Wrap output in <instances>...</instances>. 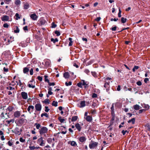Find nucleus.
<instances>
[{
  "label": "nucleus",
  "instance_id": "nucleus-1",
  "mask_svg": "<svg viewBox=\"0 0 150 150\" xmlns=\"http://www.w3.org/2000/svg\"><path fill=\"white\" fill-rule=\"evenodd\" d=\"M48 130V129L46 127L43 126L41 127V129L39 130V132L41 135L43 134L44 136L46 137L45 134L47 133Z\"/></svg>",
  "mask_w": 150,
  "mask_h": 150
},
{
  "label": "nucleus",
  "instance_id": "nucleus-2",
  "mask_svg": "<svg viewBox=\"0 0 150 150\" xmlns=\"http://www.w3.org/2000/svg\"><path fill=\"white\" fill-rule=\"evenodd\" d=\"M37 143L41 146H44L45 144V141L43 140V137L41 136L38 139Z\"/></svg>",
  "mask_w": 150,
  "mask_h": 150
},
{
  "label": "nucleus",
  "instance_id": "nucleus-3",
  "mask_svg": "<svg viewBox=\"0 0 150 150\" xmlns=\"http://www.w3.org/2000/svg\"><path fill=\"white\" fill-rule=\"evenodd\" d=\"M39 24L40 25H43L45 24L46 22V21L43 17L41 18L38 21Z\"/></svg>",
  "mask_w": 150,
  "mask_h": 150
},
{
  "label": "nucleus",
  "instance_id": "nucleus-4",
  "mask_svg": "<svg viewBox=\"0 0 150 150\" xmlns=\"http://www.w3.org/2000/svg\"><path fill=\"white\" fill-rule=\"evenodd\" d=\"M98 144V143L96 142H94L91 143L89 145V147L91 149H93L97 146Z\"/></svg>",
  "mask_w": 150,
  "mask_h": 150
},
{
  "label": "nucleus",
  "instance_id": "nucleus-5",
  "mask_svg": "<svg viewBox=\"0 0 150 150\" xmlns=\"http://www.w3.org/2000/svg\"><path fill=\"white\" fill-rule=\"evenodd\" d=\"M109 83L110 82H106L105 83L104 85V87L106 88V91L108 93H109V87L110 86Z\"/></svg>",
  "mask_w": 150,
  "mask_h": 150
},
{
  "label": "nucleus",
  "instance_id": "nucleus-6",
  "mask_svg": "<svg viewBox=\"0 0 150 150\" xmlns=\"http://www.w3.org/2000/svg\"><path fill=\"white\" fill-rule=\"evenodd\" d=\"M35 107L37 111H40L41 110L42 106L41 104L40 103L36 104L35 106Z\"/></svg>",
  "mask_w": 150,
  "mask_h": 150
},
{
  "label": "nucleus",
  "instance_id": "nucleus-7",
  "mask_svg": "<svg viewBox=\"0 0 150 150\" xmlns=\"http://www.w3.org/2000/svg\"><path fill=\"white\" fill-rule=\"evenodd\" d=\"M30 16L31 18L34 21L37 20L38 18V16L35 13L31 14Z\"/></svg>",
  "mask_w": 150,
  "mask_h": 150
},
{
  "label": "nucleus",
  "instance_id": "nucleus-8",
  "mask_svg": "<svg viewBox=\"0 0 150 150\" xmlns=\"http://www.w3.org/2000/svg\"><path fill=\"white\" fill-rule=\"evenodd\" d=\"M21 95L23 99L25 100L27 99L28 95L27 93L25 92H22L21 93Z\"/></svg>",
  "mask_w": 150,
  "mask_h": 150
},
{
  "label": "nucleus",
  "instance_id": "nucleus-9",
  "mask_svg": "<svg viewBox=\"0 0 150 150\" xmlns=\"http://www.w3.org/2000/svg\"><path fill=\"white\" fill-rule=\"evenodd\" d=\"M9 17L6 15H4L1 18V19L3 21H7L9 19Z\"/></svg>",
  "mask_w": 150,
  "mask_h": 150
},
{
  "label": "nucleus",
  "instance_id": "nucleus-10",
  "mask_svg": "<svg viewBox=\"0 0 150 150\" xmlns=\"http://www.w3.org/2000/svg\"><path fill=\"white\" fill-rule=\"evenodd\" d=\"M34 109V107L33 106L29 105L27 108V110L30 113H31V112L33 111Z\"/></svg>",
  "mask_w": 150,
  "mask_h": 150
},
{
  "label": "nucleus",
  "instance_id": "nucleus-11",
  "mask_svg": "<svg viewBox=\"0 0 150 150\" xmlns=\"http://www.w3.org/2000/svg\"><path fill=\"white\" fill-rule=\"evenodd\" d=\"M13 32L15 33H18L20 31V30L18 26H15L13 28Z\"/></svg>",
  "mask_w": 150,
  "mask_h": 150
},
{
  "label": "nucleus",
  "instance_id": "nucleus-12",
  "mask_svg": "<svg viewBox=\"0 0 150 150\" xmlns=\"http://www.w3.org/2000/svg\"><path fill=\"white\" fill-rule=\"evenodd\" d=\"M86 140V139L84 137H81L79 138V142H81L83 143L85 142Z\"/></svg>",
  "mask_w": 150,
  "mask_h": 150
},
{
  "label": "nucleus",
  "instance_id": "nucleus-13",
  "mask_svg": "<svg viewBox=\"0 0 150 150\" xmlns=\"http://www.w3.org/2000/svg\"><path fill=\"white\" fill-rule=\"evenodd\" d=\"M84 118L88 122H91L92 120V117L89 115L87 116L86 117H84Z\"/></svg>",
  "mask_w": 150,
  "mask_h": 150
},
{
  "label": "nucleus",
  "instance_id": "nucleus-14",
  "mask_svg": "<svg viewBox=\"0 0 150 150\" xmlns=\"http://www.w3.org/2000/svg\"><path fill=\"white\" fill-rule=\"evenodd\" d=\"M19 45L23 47H24L27 46V45L25 42L22 41L19 43Z\"/></svg>",
  "mask_w": 150,
  "mask_h": 150
},
{
  "label": "nucleus",
  "instance_id": "nucleus-15",
  "mask_svg": "<svg viewBox=\"0 0 150 150\" xmlns=\"http://www.w3.org/2000/svg\"><path fill=\"white\" fill-rule=\"evenodd\" d=\"M75 127L79 131H80L81 129V127L79 123H76L75 125Z\"/></svg>",
  "mask_w": 150,
  "mask_h": 150
},
{
  "label": "nucleus",
  "instance_id": "nucleus-16",
  "mask_svg": "<svg viewBox=\"0 0 150 150\" xmlns=\"http://www.w3.org/2000/svg\"><path fill=\"white\" fill-rule=\"evenodd\" d=\"M14 115L15 117H18L20 115V112L17 111H16L14 113Z\"/></svg>",
  "mask_w": 150,
  "mask_h": 150
},
{
  "label": "nucleus",
  "instance_id": "nucleus-17",
  "mask_svg": "<svg viewBox=\"0 0 150 150\" xmlns=\"http://www.w3.org/2000/svg\"><path fill=\"white\" fill-rule=\"evenodd\" d=\"M114 104H112V107L111 108V114L112 116H114Z\"/></svg>",
  "mask_w": 150,
  "mask_h": 150
},
{
  "label": "nucleus",
  "instance_id": "nucleus-18",
  "mask_svg": "<svg viewBox=\"0 0 150 150\" xmlns=\"http://www.w3.org/2000/svg\"><path fill=\"white\" fill-rule=\"evenodd\" d=\"M85 101H82L80 103V106H79L80 108H83L85 106Z\"/></svg>",
  "mask_w": 150,
  "mask_h": 150
},
{
  "label": "nucleus",
  "instance_id": "nucleus-19",
  "mask_svg": "<svg viewBox=\"0 0 150 150\" xmlns=\"http://www.w3.org/2000/svg\"><path fill=\"white\" fill-rule=\"evenodd\" d=\"M142 105L143 107L146 108L147 110H148L149 108V106L148 104H143Z\"/></svg>",
  "mask_w": 150,
  "mask_h": 150
},
{
  "label": "nucleus",
  "instance_id": "nucleus-20",
  "mask_svg": "<svg viewBox=\"0 0 150 150\" xmlns=\"http://www.w3.org/2000/svg\"><path fill=\"white\" fill-rule=\"evenodd\" d=\"M64 77L65 78V79H67L69 78V74L67 72H66L64 73Z\"/></svg>",
  "mask_w": 150,
  "mask_h": 150
},
{
  "label": "nucleus",
  "instance_id": "nucleus-21",
  "mask_svg": "<svg viewBox=\"0 0 150 150\" xmlns=\"http://www.w3.org/2000/svg\"><path fill=\"white\" fill-rule=\"evenodd\" d=\"M45 65L47 67H49L50 65V62L49 60H47L45 62Z\"/></svg>",
  "mask_w": 150,
  "mask_h": 150
},
{
  "label": "nucleus",
  "instance_id": "nucleus-22",
  "mask_svg": "<svg viewBox=\"0 0 150 150\" xmlns=\"http://www.w3.org/2000/svg\"><path fill=\"white\" fill-rule=\"evenodd\" d=\"M81 82L82 83V85L84 86V87L86 88L88 85V84L84 80H82Z\"/></svg>",
  "mask_w": 150,
  "mask_h": 150
},
{
  "label": "nucleus",
  "instance_id": "nucleus-23",
  "mask_svg": "<svg viewBox=\"0 0 150 150\" xmlns=\"http://www.w3.org/2000/svg\"><path fill=\"white\" fill-rule=\"evenodd\" d=\"M29 69L27 67H25L23 69V72L24 74H27L29 71Z\"/></svg>",
  "mask_w": 150,
  "mask_h": 150
},
{
  "label": "nucleus",
  "instance_id": "nucleus-24",
  "mask_svg": "<svg viewBox=\"0 0 150 150\" xmlns=\"http://www.w3.org/2000/svg\"><path fill=\"white\" fill-rule=\"evenodd\" d=\"M78 117L77 116H73L71 118V121L72 122H75L77 119Z\"/></svg>",
  "mask_w": 150,
  "mask_h": 150
},
{
  "label": "nucleus",
  "instance_id": "nucleus-25",
  "mask_svg": "<svg viewBox=\"0 0 150 150\" xmlns=\"http://www.w3.org/2000/svg\"><path fill=\"white\" fill-rule=\"evenodd\" d=\"M134 109L136 110H138L140 109V106L138 105H136L133 106Z\"/></svg>",
  "mask_w": 150,
  "mask_h": 150
},
{
  "label": "nucleus",
  "instance_id": "nucleus-26",
  "mask_svg": "<svg viewBox=\"0 0 150 150\" xmlns=\"http://www.w3.org/2000/svg\"><path fill=\"white\" fill-rule=\"evenodd\" d=\"M135 122V119L134 118H133L130 120H129L128 122V123H130L132 122V123L134 124V123Z\"/></svg>",
  "mask_w": 150,
  "mask_h": 150
},
{
  "label": "nucleus",
  "instance_id": "nucleus-27",
  "mask_svg": "<svg viewBox=\"0 0 150 150\" xmlns=\"http://www.w3.org/2000/svg\"><path fill=\"white\" fill-rule=\"evenodd\" d=\"M34 125L36 126V128L37 129H39L41 127V125L39 123H35Z\"/></svg>",
  "mask_w": 150,
  "mask_h": 150
},
{
  "label": "nucleus",
  "instance_id": "nucleus-28",
  "mask_svg": "<svg viewBox=\"0 0 150 150\" xmlns=\"http://www.w3.org/2000/svg\"><path fill=\"white\" fill-rule=\"evenodd\" d=\"M28 85L29 87L31 88H34L35 87L34 85H33L32 83H30V82L28 83Z\"/></svg>",
  "mask_w": 150,
  "mask_h": 150
},
{
  "label": "nucleus",
  "instance_id": "nucleus-29",
  "mask_svg": "<svg viewBox=\"0 0 150 150\" xmlns=\"http://www.w3.org/2000/svg\"><path fill=\"white\" fill-rule=\"evenodd\" d=\"M29 4L28 3H26L24 5V9H28L29 7Z\"/></svg>",
  "mask_w": 150,
  "mask_h": 150
},
{
  "label": "nucleus",
  "instance_id": "nucleus-30",
  "mask_svg": "<svg viewBox=\"0 0 150 150\" xmlns=\"http://www.w3.org/2000/svg\"><path fill=\"white\" fill-rule=\"evenodd\" d=\"M43 116H45L47 118L49 117V115L47 113H43L41 114V117H42Z\"/></svg>",
  "mask_w": 150,
  "mask_h": 150
},
{
  "label": "nucleus",
  "instance_id": "nucleus-31",
  "mask_svg": "<svg viewBox=\"0 0 150 150\" xmlns=\"http://www.w3.org/2000/svg\"><path fill=\"white\" fill-rule=\"evenodd\" d=\"M121 21L122 23H124L126 22L127 19L124 18L123 17H122L121 18Z\"/></svg>",
  "mask_w": 150,
  "mask_h": 150
},
{
  "label": "nucleus",
  "instance_id": "nucleus-32",
  "mask_svg": "<svg viewBox=\"0 0 150 150\" xmlns=\"http://www.w3.org/2000/svg\"><path fill=\"white\" fill-rule=\"evenodd\" d=\"M21 3V1L20 0H16L15 1V4L17 5H19Z\"/></svg>",
  "mask_w": 150,
  "mask_h": 150
},
{
  "label": "nucleus",
  "instance_id": "nucleus-33",
  "mask_svg": "<svg viewBox=\"0 0 150 150\" xmlns=\"http://www.w3.org/2000/svg\"><path fill=\"white\" fill-rule=\"evenodd\" d=\"M57 103H58L57 102L53 101L52 103V106L56 107L57 106Z\"/></svg>",
  "mask_w": 150,
  "mask_h": 150
},
{
  "label": "nucleus",
  "instance_id": "nucleus-34",
  "mask_svg": "<svg viewBox=\"0 0 150 150\" xmlns=\"http://www.w3.org/2000/svg\"><path fill=\"white\" fill-rule=\"evenodd\" d=\"M71 145L72 146H76L77 144L75 142L73 141L71 142Z\"/></svg>",
  "mask_w": 150,
  "mask_h": 150
},
{
  "label": "nucleus",
  "instance_id": "nucleus-35",
  "mask_svg": "<svg viewBox=\"0 0 150 150\" xmlns=\"http://www.w3.org/2000/svg\"><path fill=\"white\" fill-rule=\"evenodd\" d=\"M139 68V67L138 66H134L132 69L133 71L134 72L135 71V70L138 69Z\"/></svg>",
  "mask_w": 150,
  "mask_h": 150
},
{
  "label": "nucleus",
  "instance_id": "nucleus-36",
  "mask_svg": "<svg viewBox=\"0 0 150 150\" xmlns=\"http://www.w3.org/2000/svg\"><path fill=\"white\" fill-rule=\"evenodd\" d=\"M51 41L52 42H53L54 43H55L56 42H57L58 41V40L57 38H56L55 39H54V38H52L51 39Z\"/></svg>",
  "mask_w": 150,
  "mask_h": 150
},
{
  "label": "nucleus",
  "instance_id": "nucleus-37",
  "mask_svg": "<svg viewBox=\"0 0 150 150\" xmlns=\"http://www.w3.org/2000/svg\"><path fill=\"white\" fill-rule=\"evenodd\" d=\"M4 122L5 124V125L7 126L9 124V120H5L4 121Z\"/></svg>",
  "mask_w": 150,
  "mask_h": 150
},
{
  "label": "nucleus",
  "instance_id": "nucleus-38",
  "mask_svg": "<svg viewBox=\"0 0 150 150\" xmlns=\"http://www.w3.org/2000/svg\"><path fill=\"white\" fill-rule=\"evenodd\" d=\"M57 25L55 24L54 22H52L51 24V27L53 28H55L57 27Z\"/></svg>",
  "mask_w": 150,
  "mask_h": 150
},
{
  "label": "nucleus",
  "instance_id": "nucleus-39",
  "mask_svg": "<svg viewBox=\"0 0 150 150\" xmlns=\"http://www.w3.org/2000/svg\"><path fill=\"white\" fill-rule=\"evenodd\" d=\"M65 84L67 86H71L72 84V82L71 81H69L68 83L66 82Z\"/></svg>",
  "mask_w": 150,
  "mask_h": 150
},
{
  "label": "nucleus",
  "instance_id": "nucleus-40",
  "mask_svg": "<svg viewBox=\"0 0 150 150\" xmlns=\"http://www.w3.org/2000/svg\"><path fill=\"white\" fill-rule=\"evenodd\" d=\"M47 141L50 144L52 142V139L51 138H49L47 139Z\"/></svg>",
  "mask_w": 150,
  "mask_h": 150
},
{
  "label": "nucleus",
  "instance_id": "nucleus-41",
  "mask_svg": "<svg viewBox=\"0 0 150 150\" xmlns=\"http://www.w3.org/2000/svg\"><path fill=\"white\" fill-rule=\"evenodd\" d=\"M54 33H55V34L57 35V36H59L60 35V32L59 31H57V30L55 31L54 32Z\"/></svg>",
  "mask_w": 150,
  "mask_h": 150
},
{
  "label": "nucleus",
  "instance_id": "nucleus-42",
  "mask_svg": "<svg viewBox=\"0 0 150 150\" xmlns=\"http://www.w3.org/2000/svg\"><path fill=\"white\" fill-rule=\"evenodd\" d=\"M122 133L123 135H124L126 133H128V132L127 130L125 131L124 130H123L122 131Z\"/></svg>",
  "mask_w": 150,
  "mask_h": 150
},
{
  "label": "nucleus",
  "instance_id": "nucleus-43",
  "mask_svg": "<svg viewBox=\"0 0 150 150\" xmlns=\"http://www.w3.org/2000/svg\"><path fill=\"white\" fill-rule=\"evenodd\" d=\"M15 16L16 17V19L17 20L20 18V17L19 16V15L18 13H16V14Z\"/></svg>",
  "mask_w": 150,
  "mask_h": 150
},
{
  "label": "nucleus",
  "instance_id": "nucleus-44",
  "mask_svg": "<svg viewBox=\"0 0 150 150\" xmlns=\"http://www.w3.org/2000/svg\"><path fill=\"white\" fill-rule=\"evenodd\" d=\"M45 78V81L47 82H49V81L47 79L48 76L47 75H45L44 76Z\"/></svg>",
  "mask_w": 150,
  "mask_h": 150
},
{
  "label": "nucleus",
  "instance_id": "nucleus-45",
  "mask_svg": "<svg viewBox=\"0 0 150 150\" xmlns=\"http://www.w3.org/2000/svg\"><path fill=\"white\" fill-rule=\"evenodd\" d=\"M59 121L62 123L63 122L64 120V119L62 118L61 117H59Z\"/></svg>",
  "mask_w": 150,
  "mask_h": 150
},
{
  "label": "nucleus",
  "instance_id": "nucleus-46",
  "mask_svg": "<svg viewBox=\"0 0 150 150\" xmlns=\"http://www.w3.org/2000/svg\"><path fill=\"white\" fill-rule=\"evenodd\" d=\"M29 148L31 150H33L34 149H35V147L34 146H29Z\"/></svg>",
  "mask_w": 150,
  "mask_h": 150
},
{
  "label": "nucleus",
  "instance_id": "nucleus-47",
  "mask_svg": "<svg viewBox=\"0 0 150 150\" xmlns=\"http://www.w3.org/2000/svg\"><path fill=\"white\" fill-rule=\"evenodd\" d=\"M84 72L87 74H88L90 73V71L87 69H86L85 70Z\"/></svg>",
  "mask_w": 150,
  "mask_h": 150
},
{
  "label": "nucleus",
  "instance_id": "nucleus-48",
  "mask_svg": "<svg viewBox=\"0 0 150 150\" xmlns=\"http://www.w3.org/2000/svg\"><path fill=\"white\" fill-rule=\"evenodd\" d=\"M45 111L47 112H48L50 110V109L48 108V107L47 106H45Z\"/></svg>",
  "mask_w": 150,
  "mask_h": 150
},
{
  "label": "nucleus",
  "instance_id": "nucleus-49",
  "mask_svg": "<svg viewBox=\"0 0 150 150\" xmlns=\"http://www.w3.org/2000/svg\"><path fill=\"white\" fill-rule=\"evenodd\" d=\"M44 102L45 103H49V100L48 99H46L44 100Z\"/></svg>",
  "mask_w": 150,
  "mask_h": 150
},
{
  "label": "nucleus",
  "instance_id": "nucleus-50",
  "mask_svg": "<svg viewBox=\"0 0 150 150\" xmlns=\"http://www.w3.org/2000/svg\"><path fill=\"white\" fill-rule=\"evenodd\" d=\"M82 83H81H81H79L77 84V86L78 87H80V88L82 87Z\"/></svg>",
  "mask_w": 150,
  "mask_h": 150
},
{
  "label": "nucleus",
  "instance_id": "nucleus-51",
  "mask_svg": "<svg viewBox=\"0 0 150 150\" xmlns=\"http://www.w3.org/2000/svg\"><path fill=\"white\" fill-rule=\"evenodd\" d=\"M91 73L94 77H96V74L95 72H91Z\"/></svg>",
  "mask_w": 150,
  "mask_h": 150
},
{
  "label": "nucleus",
  "instance_id": "nucleus-52",
  "mask_svg": "<svg viewBox=\"0 0 150 150\" xmlns=\"http://www.w3.org/2000/svg\"><path fill=\"white\" fill-rule=\"evenodd\" d=\"M19 140L21 142H24L25 141V140L24 139H23L22 137H20Z\"/></svg>",
  "mask_w": 150,
  "mask_h": 150
},
{
  "label": "nucleus",
  "instance_id": "nucleus-53",
  "mask_svg": "<svg viewBox=\"0 0 150 150\" xmlns=\"http://www.w3.org/2000/svg\"><path fill=\"white\" fill-rule=\"evenodd\" d=\"M48 84H49V85H50V86H53L55 85V83L54 82L50 83L49 81V82H48Z\"/></svg>",
  "mask_w": 150,
  "mask_h": 150
},
{
  "label": "nucleus",
  "instance_id": "nucleus-54",
  "mask_svg": "<svg viewBox=\"0 0 150 150\" xmlns=\"http://www.w3.org/2000/svg\"><path fill=\"white\" fill-rule=\"evenodd\" d=\"M8 24L7 23H5L3 25V27L4 28H8Z\"/></svg>",
  "mask_w": 150,
  "mask_h": 150
},
{
  "label": "nucleus",
  "instance_id": "nucleus-55",
  "mask_svg": "<svg viewBox=\"0 0 150 150\" xmlns=\"http://www.w3.org/2000/svg\"><path fill=\"white\" fill-rule=\"evenodd\" d=\"M30 75H32L33 74V69H31L30 71Z\"/></svg>",
  "mask_w": 150,
  "mask_h": 150
},
{
  "label": "nucleus",
  "instance_id": "nucleus-56",
  "mask_svg": "<svg viewBox=\"0 0 150 150\" xmlns=\"http://www.w3.org/2000/svg\"><path fill=\"white\" fill-rule=\"evenodd\" d=\"M23 29L24 31H28V26H26L23 27Z\"/></svg>",
  "mask_w": 150,
  "mask_h": 150
},
{
  "label": "nucleus",
  "instance_id": "nucleus-57",
  "mask_svg": "<svg viewBox=\"0 0 150 150\" xmlns=\"http://www.w3.org/2000/svg\"><path fill=\"white\" fill-rule=\"evenodd\" d=\"M97 97V95L95 93H93L92 95V97L93 98H96Z\"/></svg>",
  "mask_w": 150,
  "mask_h": 150
},
{
  "label": "nucleus",
  "instance_id": "nucleus-58",
  "mask_svg": "<svg viewBox=\"0 0 150 150\" xmlns=\"http://www.w3.org/2000/svg\"><path fill=\"white\" fill-rule=\"evenodd\" d=\"M118 20V19L117 18H111L110 19V21H116Z\"/></svg>",
  "mask_w": 150,
  "mask_h": 150
},
{
  "label": "nucleus",
  "instance_id": "nucleus-59",
  "mask_svg": "<svg viewBox=\"0 0 150 150\" xmlns=\"http://www.w3.org/2000/svg\"><path fill=\"white\" fill-rule=\"evenodd\" d=\"M38 79L39 81H42V78L40 76H38Z\"/></svg>",
  "mask_w": 150,
  "mask_h": 150
},
{
  "label": "nucleus",
  "instance_id": "nucleus-60",
  "mask_svg": "<svg viewBox=\"0 0 150 150\" xmlns=\"http://www.w3.org/2000/svg\"><path fill=\"white\" fill-rule=\"evenodd\" d=\"M116 28H117L116 26H115L113 27H112V28L111 30L112 31H115L116 30Z\"/></svg>",
  "mask_w": 150,
  "mask_h": 150
},
{
  "label": "nucleus",
  "instance_id": "nucleus-61",
  "mask_svg": "<svg viewBox=\"0 0 150 150\" xmlns=\"http://www.w3.org/2000/svg\"><path fill=\"white\" fill-rule=\"evenodd\" d=\"M137 84L138 86H141L142 85L141 82L139 81L137 82Z\"/></svg>",
  "mask_w": 150,
  "mask_h": 150
},
{
  "label": "nucleus",
  "instance_id": "nucleus-62",
  "mask_svg": "<svg viewBox=\"0 0 150 150\" xmlns=\"http://www.w3.org/2000/svg\"><path fill=\"white\" fill-rule=\"evenodd\" d=\"M133 91H134L135 92V93L136 94V93H137L138 92L137 91V89L136 88H133Z\"/></svg>",
  "mask_w": 150,
  "mask_h": 150
},
{
  "label": "nucleus",
  "instance_id": "nucleus-63",
  "mask_svg": "<svg viewBox=\"0 0 150 150\" xmlns=\"http://www.w3.org/2000/svg\"><path fill=\"white\" fill-rule=\"evenodd\" d=\"M146 128L147 130L150 131V126L149 125L147 126L146 127Z\"/></svg>",
  "mask_w": 150,
  "mask_h": 150
},
{
  "label": "nucleus",
  "instance_id": "nucleus-64",
  "mask_svg": "<svg viewBox=\"0 0 150 150\" xmlns=\"http://www.w3.org/2000/svg\"><path fill=\"white\" fill-rule=\"evenodd\" d=\"M149 79L148 78H146L144 79V82L145 83H147V82L149 81Z\"/></svg>",
  "mask_w": 150,
  "mask_h": 150
}]
</instances>
